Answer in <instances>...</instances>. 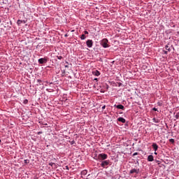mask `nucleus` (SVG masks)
<instances>
[{
  "mask_svg": "<svg viewBox=\"0 0 179 179\" xmlns=\"http://www.w3.org/2000/svg\"><path fill=\"white\" fill-rule=\"evenodd\" d=\"M108 157V155H107V154L101 153L97 156V160H99V162H103L104 160H106Z\"/></svg>",
  "mask_w": 179,
  "mask_h": 179,
  "instance_id": "f257e3e1",
  "label": "nucleus"
},
{
  "mask_svg": "<svg viewBox=\"0 0 179 179\" xmlns=\"http://www.w3.org/2000/svg\"><path fill=\"white\" fill-rule=\"evenodd\" d=\"M101 45L103 48H108V47H110V45H108V40L107 38H103L101 41Z\"/></svg>",
  "mask_w": 179,
  "mask_h": 179,
  "instance_id": "f03ea898",
  "label": "nucleus"
},
{
  "mask_svg": "<svg viewBox=\"0 0 179 179\" xmlns=\"http://www.w3.org/2000/svg\"><path fill=\"white\" fill-rule=\"evenodd\" d=\"M108 164H110V160L105 159L103 161H101V166L104 169L106 166H108Z\"/></svg>",
  "mask_w": 179,
  "mask_h": 179,
  "instance_id": "7ed1b4c3",
  "label": "nucleus"
},
{
  "mask_svg": "<svg viewBox=\"0 0 179 179\" xmlns=\"http://www.w3.org/2000/svg\"><path fill=\"white\" fill-rule=\"evenodd\" d=\"M86 45H87V47H88V48H92L93 47V41L88 39L86 41Z\"/></svg>",
  "mask_w": 179,
  "mask_h": 179,
  "instance_id": "20e7f679",
  "label": "nucleus"
},
{
  "mask_svg": "<svg viewBox=\"0 0 179 179\" xmlns=\"http://www.w3.org/2000/svg\"><path fill=\"white\" fill-rule=\"evenodd\" d=\"M47 59H45V58H41V59H39L38 60V62L39 63V64H46V62H47Z\"/></svg>",
  "mask_w": 179,
  "mask_h": 179,
  "instance_id": "39448f33",
  "label": "nucleus"
},
{
  "mask_svg": "<svg viewBox=\"0 0 179 179\" xmlns=\"http://www.w3.org/2000/svg\"><path fill=\"white\" fill-rule=\"evenodd\" d=\"M114 107L117 108L118 110H124L125 108L124 107L123 105L119 104V105H115Z\"/></svg>",
  "mask_w": 179,
  "mask_h": 179,
  "instance_id": "423d86ee",
  "label": "nucleus"
},
{
  "mask_svg": "<svg viewBox=\"0 0 179 179\" xmlns=\"http://www.w3.org/2000/svg\"><path fill=\"white\" fill-rule=\"evenodd\" d=\"M152 147L153 148L155 152H157V149H159V145H157L156 143H153Z\"/></svg>",
  "mask_w": 179,
  "mask_h": 179,
  "instance_id": "0eeeda50",
  "label": "nucleus"
},
{
  "mask_svg": "<svg viewBox=\"0 0 179 179\" xmlns=\"http://www.w3.org/2000/svg\"><path fill=\"white\" fill-rule=\"evenodd\" d=\"M92 74L94 76H100V71H97V70H95L92 72Z\"/></svg>",
  "mask_w": 179,
  "mask_h": 179,
  "instance_id": "6e6552de",
  "label": "nucleus"
},
{
  "mask_svg": "<svg viewBox=\"0 0 179 179\" xmlns=\"http://www.w3.org/2000/svg\"><path fill=\"white\" fill-rule=\"evenodd\" d=\"M134 173H136V174H138V173H139V170L136 169H133L130 171V174H134Z\"/></svg>",
  "mask_w": 179,
  "mask_h": 179,
  "instance_id": "1a4fd4ad",
  "label": "nucleus"
},
{
  "mask_svg": "<svg viewBox=\"0 0 179 179\" xmlns=\"http://www.w3.org/2000/svg\"><path fill=\"white\" fill-rule=\"evenodd\" d=\"M117 121H119V122H122V124H125L126 122L125 119L121 117L117 119Z\"/></svg>",
  "mask_w": 179,
  "mask_h": 179,
  "instance_id": "9d476101",
  "label": "nucleus"
},
{
  "mask_svg": "<svg viewBox=\"0 0 179 179\" xmlns=\"http://www.w3.org/2000/svg\"><path fill=\"white\" fill-rule=\"evenodd\" d=\"M153 160H155L153 155H149L148 157V162H153Z\"/></svg>",
  "mask_w": 179,
  "mask_h": 179,
  "instance_id": "9b49d317",
  "label": "nucleus"
},
{
  "mask_svg": "<svg viewBox=\"0 0 179 179\" xmlns=\"http://www.w3.org/2000/svg\"><path fill=\"white\" fill-rule=\"evenodd\" d=\"M153 122H155V124H159L160 122V120L159 119H157L156 117H154L152 119Z\"/></svg>",
  "mask_w": 179,
  "mask_h": 179,
  "instance_id": "f8f14e48",
  "label": "nucleus"
},
{
  "mask_svg": "<svg viewBox=\"0 0 179 179\" xmlns=\"http://www.w3.org/2000/svg\"><path fill=\"white\" fill-rule=\"evenodd\" d=\"M87 174V170H83L81 171V176H86Z\"/></svg>",
  "mask_w": 179,
  "mask_h": 179,
  "instance_id": "ddd939ff",
  "label": "nucleus"
},
{
  "mask_svg": "<svg viewBox=\"0 0 179 179\" xmlns=\"http://www.w3.org/2000/svg\"><path fill=\"white\" fill-rule=\"evenodd\" d=\"M80 39L81 40H86V36H85V34H82L80 36Z\"/></svg>",
  "mask_w": 179,
  "mask_h": 179,
  "instance_id": "4468645a",
  "label": "nucleus"
},
{
  "mask_svg": "<svg viewBox=\"0 0 179 179\" xmlns=\"http://www.w3.org/2000/svg\"><path fill=\"white\" fill-rule=\"evenodd\" d=\"M24 162L25 164H29V163H30V160L25 159V160H24Z\"/></svg>",
  "mask_w": 179,
  "mask_h": 179,
  "instance_id": "2eb2a0df",
  "label": "nucleus"
},
{
  "mask_svg": "<svg viewBox=\"0 0 179 179\" xmlns=\"http://www.w3.org/2000/svg\"><path fill=\"white\" fill-rule=\"evenodd\" d=\"M165 48L167 51H171L170 48L169 47V45H166Z\"/></svg>",
  "mask_w": 179,
  "mask_h": 179,
  "instance_id": "dca6fc26",
  "label": "nucleus"
},
{
  "mask_svg": "<svg viewBox=\"0 0 179 179\" xmlns=\"http://www.w3.org/2000/svg\"><path fill=\"white\" fill-rule=\"evenodd\" d=\"M169 142H171V143H174L175 142L174 138H170Z\"/></svg>",
  "mask_w": 179,
  "mask_h": 179,
  "instance_id": "f3484780",
  "label": "nucleus"
},
{
  "mask_svg": "<svg viewBox=\"0 0 179 179\" xmlns=\"http://www.w3.org/2000/svg\"><path fill=\"white\" fill-rule=\"evenodd\" d=\"M27 103H29V101L27 99H24V104H27Z\"/></svg>",
  "mask_w": 179,
  "mask_h": 179,
  "instance_id": "a211bd4d",
  "label": "nucleus"
},
{
  "mask_svg": "<svg viewBox=\"0 0 179 179\" xmlns=\"http://www.w3.org/2000/svg\"><path fill=\"white\" fill-rule=\"evenodd\" d=\"M54 164H55L54 162H50V163L49 164V166H51V167H52V166H53Z\"/></svg>",
  "mask_w": 179,
  "mask_h": 179,
  "instance_id": "6ab92c4d",
  "label": "nucleus"
},
{
  "mask_svg": "<svg viewBox=\"0 0 179 179\" xmlns=\"http://www.w3.org/2000/svg\"><path fill=\"white\" fill-rule=\"evenodd\" d=\"M37 82H38V83H39V85H41V82H43L41 80H37Z\"/></svg>",
  "mask_w": 179,
  "mask_h": 179,
  "instance_id": "aec40b11",
  "label": "nucleus"
},
{
  "mask_svg": "<svg viewBox=\"0 0 179 179\" xmlns=\"http://www.w3.org/2000/svg\"><path fill=\"white\" fill-rule=\"evenodd\" d=\"M21 23H22V20H17V24H20Z\"/></svg>",
  "mask_w": 179,
  "mask_h": 179,
  "instance_id": "412c9836",
  "label": "nucleus"
},
{
  "mask_svg": "<svg viewBox=\"0 0 179 179\" xmlns=\"http://www.w3.org/2000/svg\"><path fill=\"white\" fill-rule=\"evenodd\" d=\"M58 59H62V56H57Z\"/></svg>",
  "mask_w": 179,
  "mask_h": 179,
  "instance_id": "4be33fe9",
  "label": "nucleus"
},
{
  "mask_svg": "<svg viewBox=\"0 0 179 179\" xmlns=\"http://www.w3.org/2000/svg\"><path fill=\"white\" fill-rule=\"evenodd\" d=\"M133 156H138V152H134V153L133 154Z\"/></svg>",
  "mask_w": 179,
  "mask_h": 179,
  "instance_id": "5701e85b",
  "label": "nucleus"
},
{
  "mask_svg": "<svg viewBox=\"0 0 179 179\" xmlns=\"http://www.w3.org/2000/svg\"><path fill=\"white\" fill-rule=\"evenodd\" d=\"M84 34H89V31H84Z\"/></svg>",
  "mask_w": 179,
  "mask_h": 179,
  "instance_id": "b1692460",
  "label": "nucleus"
},
{
  "mask_svg": "<svg viewBox=\"0 0 179 179\" xmlns=\"http://www.w3.org/2000/svg\"><path fill=\"white\" fill-rule=\"evenodd\" d=\"M152 110H153V111H158L157 108H153Z\"/></svg>",
  "mask_w": 179,
  "mask_h": 179,
  "instance_id": "393cba45",
  "label": "nucleus"
},
{
  "mask_svg": "<svg viewBox=\"0 0 179 179\" xmlns=\"http://www.w3.org/2000/svg\"><path fill=\"white\" fill-rule=\"evenodd\" d=\"M65 169H66V170H69V166H65Z\"/></svg>",
  "mask_w": 179,
  "mask_h": 179,
  "instance_id": "a878e982",
  "label": "nucleus"
},
{
  "mask_svg": "<svg viewBox=\"0 0 179 179\" xmlns=\"http://www.w3.org/2000/svg\"><path fill=\"white\" fill-rule=\"evenodd\" d=\"M106 108V105L102 106V110H104Z\"/></svg>",
  "mask_w": 179,
  "mask_h": 179,
  "instance_id": "bb28decb",
  "label": "nucleus"
},
{
  "mask_svg": "<svg viewBox=\"0 0 179 179\" xmlns=\"http://www.w3.org/2000/svg\"><path fill=\"white\" fill-rule=\"evenodd\" d=\"M73 143H75V141H71V144L73 145Z\"/></svg>",
  "mask_w": 179,
  "mask_h": 179,
  "instance_id": "cd10ccee",
  "label": "nucleus"
},
{
  "mask_svg": "<svg viewBox=\"0 0 179 179\" xmlns=\"http://www.w3.org/2000/svg\"><path fill=\"white\" fill-rule=\"evenodd\" d=\"M158 106H162V103H160V102H158Z\"/></svg>",
  "mask_w": 179,
  "mask_h": 179,
  "instance_id": "c85d7f7f",
  "label": "nucleus"
},
{
  "mask_svg": "<svg viewBox=\"0 0 179 179\" xmlns=\"http://www.w3.org/2000/svg\"><path fill=\"white\" fill-rule=\"evenodd\" d=\"M64 66H65V68H69V66H68V65H65Z\"/></svg>",
  "mask_w": 179,
  "mask_h": 179,
  "instance_id": "c756f323",
  "label": "nucleus"
},
{
  "mask_svg": "<svg viewBox=\"0 0 179 179\" xmlns=\"http://www.w3.org/2000/svg\"><path fill=\"white\" fill-rule=\"evenodd\" d=\"M40 134H43V132L39 131V132L38 133V135H40Z\"/></svg>",
  "mask_w": 179,
  "mask_h": 179,
  "instance_id": "7c9ffc66",
  "label": "nucleus"
},
{
  "mask_svg": "<svg viewBox=\"0 0 179 179\" xmlns=\"http://www.w3.org/2000/svg\"><path fill=\"white\" fill-rule=\"evenodd\" d=\"M64 36H65V37H68V34H66L64 35Z\"/></svg>",
  "mask_w": 179,
  "mask_h": 179,
  "instance_id": "2f4dec72",
  "label": "nucleus"
},
{
  "mask_svg": "<svg viewBox=\"0 0 179 179\" xmlns=\"http://www.w3.org/2000/svg\"><path fill=\"white\" fill-rule=\"evenodd\" d=\"M136 164H139V161H136Z\"/></svg>",
  "mask_w": 179,
  "mask_h": 179,
  "instance_id": "473e14b6",
  "label": "nucleus"
},
{
  "mask_svg": "<svg viewBox=\"0 0 179 179\" xmlns=\"http://www.w3.org/2000/svg\"><path fill=\"white\" fill-rule=\"evenodd\" d=\"M176 118H178V115H176Z\"/></svg>",
  "mask_w": 179,
  "mask_h": 179,
  "instance_id": "72a5a7b5",
  "label": "nucleus"
},
{
  "mask_svg": "<svg viewBox=\"0 0 179 179\" xmlns=\"http://www.w3.org/2000/svg\"><path fill=\"white\" fill-rule=\"evenodd\" d=\"M154 153H155V155H157V152H156V151H155Z\"/></svg>",
  "mask_w": 179,
  "mask_h": 179,
  "instance_id": "f704fd0d",
  "label": "nucleus"
},
{
  "mask_svg": "<svg viewBox=\"0 0 179 179\" xmlns=\"http://www.w3.org/2000/svg\"><path fill=\"white\" fill-rule=\"evenodd\" d=\"M164 54H167V51H164Z\"/></svg>",
  "mask_w": 179,
  "mask_h": 179,
  "instance_id": "c9c22d12",
  "label": "nucleus"
},
{
  "mask_svg": "<svg viewBox=\"0 0 179 179\" xmlns=\"http://www.w3.org/2000/svg\"><path fill=\"white\" fill-rule=\"evenodd\" d=\"M94 80H97V78H94Z\"/></svg>",
  "mask_w": 179,
  "mask_h": 179,
  "instance_id": "e433bc0d",
  "label": "nucleus"
},
{
  "mask_svg": "<svg viewBox=\"0 0 179 179\" xmlns=\"http://www.w3.org/2000/svg\"><path fill=\"white\" fill-rule=\"evenodd\" d=\"M0 23H1V20H0Z\"/></svg>",
  "mask_w": 179,
  "mask_h": 179,
  "instance_id": "4c0bfd02",
  "label": "nucleus"
}]
</instances>
